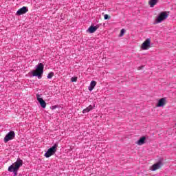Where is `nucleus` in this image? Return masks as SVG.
I'll return each mask as SVG.
<instances>
[{
    "label": "nucleus",
    "mask_w": 176,
    "mask_h": 176,
    "mask_svg": "<svg viewBox=\"0 0 176 176\" xmlns=\"http://www.w3.org/2000/svg\"><path fill=\"white\" fill-rule=\"evenodd\" d=\"M43 68L45 65L43 63H39L36 65V71L33 70L31 72L32 76H37L38 79H42V75H43ZM37 71V72H36Z\"/></svg>",
    "instance_id": "obj_1"
},
{
    "label": "nucleus",
    "mask_w": 176,
    "mask_h": 176,
    "mask_svg": "<svg viewBox=\"0 0 176 176\" xmlns=\"http://www.w3.org/2000/svg\"><path fill=\"white\" fill-rule=\"evenodd\" d=\"M57 146H58V144L55 143L52 147L47 150L44 156L46 157H50V156H53V155L57 152Z\"/></svg>",
    "instance_id": "obj_2"
},
{
    "label": "nucleus",
    "mask_w": 176,
    "mask_h": 176,
    "mask_svg": "<svg viewBox=\"0 0 176 176\" xmlns=\"http://www.w3.org/2000/svg\"><path fill=\"white\" fill-rule=\"evenodd\" d=\"M168 17V14L166 12H162L160 14H158L155 19V24H159L162 23V21H164Z\"/></svg>",
    "instance_id": "obj_3"
},
{
    "label": "nucleus",
    "mask_w": 176,
    "mask_h": 176,
    "mask_svg": "<svg viewBox=\"0 0 176 176\" xmlns=\"http://www.w3.org/2000/svg\"><path fill=\"white\" fill-rule=\"evenodd\" d=\"M162 166H163V158L160 159L157 163L151 166L150 170H151V171H156V170H159Z\"/></svg>",
    "instance_id": "obj_4"
},
{
    "label": "nucleus",
    "mask_w": 176,
    "mask_h": 176,
    "mask_svg": "<svg viewBox=\"0 0 176 176\" xmlns=\"http://www.w3.org/2000/svg\"><path fill=\"white\" fill-rule=\"evenodd\" d=\"M16 137V133L13 131H10L4 138V142H9Z\"/></svg>",
    "instance_id": "obj_5"
},
{
    "label": "nucleus",
    "mask_w": 176,
    "mask_h": 176,
    "mask_svg": "<svg viewBox=\"0 0 176 176\" xmlns=\"http://www.w3.org/2000/svg\"><path fill=\"white\" fill-rule=\"evenodd\" d=\"M151 47V38H146L142 44L141 48L142 50H148Z\"/></svg>",
    "instance_id": "obj_6"
},
{
    "label": "nucleus",
    "mask_w": 176,
    "mask_h": 176,
    "mask_svg": "<svg viewBox=\"0 0 176 176\" xmlns=\"http://www.w3.org/2000/svg\"><path fill=\"white\" fill-rule=\"evenodd\" d=\"M167 103V98H162L160 99L156 104L157 108H163L164 105Z\"/></svg>",
    "instance_id": "obj_7"
},
{
    "label": "nucleus",
    "mask_w": 176,
    "mask_h": 176,
    "mask_svg": "<svg viewBox=\"0 0 176 176\" xmlns=\"http://www.w3.org/2000/svg\"><path fill=\"white\" fill-rule=\"evenodd\" d=\"M36 97L37 98V101L39 102L41 108H46V102L45 100H43V98H41V95L37 94L36 95Z\"/></svg>",
    "instance_id": "obj_8"
},
{
    "label": "nucleus",
    "mask_w": 176,
    "mask_h": 176,
    "mask_svg": "<svg viewBox=\"0 0 176 176\" xmlns=\"http://www.w3.org/2000/svg\"><path fill=\"white\" fill-rule=\"evenodd\" d=\"M27 12H28V8L23 6L16 12V14L18 16H21V14H25Z\"/></svg>",
    "instance_id": "obj_9"
},
{
    "label": "nucleus",
    "mask_w": 176,
    "mask_h": 176,
    "mask_svg": "<svg viewBox=\"0 0 176 176\" xmlns=\"http://www.w3.org/2000/svg\"><path fill=\"white\" fill-rule=\"evenodd\" d=\"M100 28V25H96V26H90L88 29V31L90 34H94V32H96V31H97V30H98V28Z\"/></svg>",
    "instance_id": "obj_10"
},
{
    "label": "nucleus",
    "mask_w": 176,
    "mask_h": 176,
    "mask_svg": "<svg viewBox=\"0 0 176 176\" xmlns=\"http://www.w3.org/2000/svg\"><path fill=\"white\" fill-rule=\"evenodd\" d=\"M95 107H96V105H94V106L89 105L86 109L82 110V113H87L90 112V111H93V109H94Z\"/></svg>",
    "instance_id": "obj_11"
},
{
    "label": "nucleus",
    "mask_w": 176,
    "mask_h": 176,
    "mask_svg": "<svg viewBox=\"0 0 176 176\" xmlns=\"http://www.w3.org/2000/svg\"><path fill=\"white\" fill-rule=\"evenodd\" d=\"M159 3V0H149L148 1V5L150 8H155V5H157Z\"/></svg>",
    "instance_id": "obj_12"
},
{
    "label": "nucleus",
    "mask_w": 176,
    "mask_h": 176,
    "mask_svg": "<svg viewBox=\"0 0 176 176\" xmlns=\"http://www.w3.org/2000/svg\"><path fill=\"white\" fill-rule=\"evenodd\" d=\"M97 85V82L92 80L90 83V85L88 87V89L89 90V91H93L94 87H96Z\"/></svg>",
    "instance_id": "obj_13"
},
{
    "label": "nucleus",
    "mask_w": 176,
    "mask_h": 176,
    "mask_svg": "<svg viewBox=\"0 0 176 176\" xmlns=\"http://www.w3.org/2000/svg\"><path fill=\"white\" fill-rule=\"evenodd\" d=\"M145 140H146V138L143 136L136 142V144L138 145H144V144H145Z\"/></svg>",
    "instance_id": "obj_14"
},
{
    "label": "nucleus",
    "mask_w": 176,
    "mask_h": 176,
    "mask_svg": "<svg viewBox=\"0 0 176 176\" xmlns=\"http://www.w3.org/2000/svg\"><path fill=\"white\" fill-rule=\"evenodd\" d=\"M53 76H54V72H50L47 75V79H52L53 78Z\"/></svg>",
    "instance_id": "obj_15"
},
{
    "label": "nucleus",
    "mask_w": 176,
    "mask_h": 176,
    "mask_svg": "<svg viewBox=\"0 0 176 176\" xmlns=\"http://www.w3.org/2000/svg\"><path fill=\"white\" fill-rule=\"evenodd\" d=\"M125 32H126V30L122 29L120 31V36H123V35H124Z\"/></svg>",
    "instance_id": "obj_16"
},
{
    "label": "nucleus",
    "mask_w": 176,
    "mask_h": 176,
    "mask_svg": "<svg viewBox=\"0 0 176 176\" xmlns=\"http://www.w3.org/2000/svg\"><path fill=\"white\" fill-rule=\"evenodd\" d=\"M71 80L72 82H76L78 80V77H72Z\"/></svg>",
    "instance_id": "obj_17"
},
{
    "label": "nucleus",
    "mask_w": 176,
    "mask_h": 176,
    "mask_svg": "<svg viewBox=\"0 0 176 176\" xmlns=\"http://www.w3.org/2000/svg\"><path fill=\"white\" fill-rule=\"evenodd\" d=\"M104 20H108V19L109 18V16H108V14H104Z\"/></svg>",
    "instance_id": "obj_18"
},
{
    "label": "nucleus",
    "mask_w": 176,
    "mask_h": 176,
    "mask_svg": "<svg viewBox=\"0 0 176 176\" xmlns=\"http://www.w3.org/2000/svg\"><path fill=\"white\" fill-rule=\"evenodd\" d=\"M56 108H57V105H54V106L51 107V109H52V110H54Z\"/></svg>",
    "instance_id": "obj_19"
},
{
    "label": "nucleus",
    "mask_w": 176,
    "mask_h": 176,
    "mask_svg": "<svg viewBox=\"0 0 176 176\" xmlns=\"http://www.w3.org/2000/svg\"><path fill=\"white\" fill-rule=\"evenodd\" d=\"M142 67H138V69H141Z\"/></svg>",
    "instance_id": "obj_20"
}]
</instances>
